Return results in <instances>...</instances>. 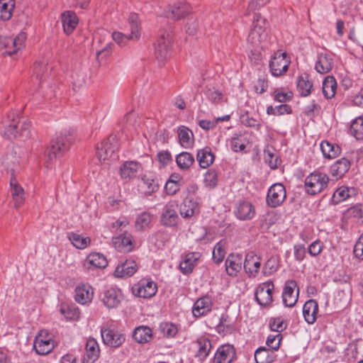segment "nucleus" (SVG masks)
<instances>
[{"label": "nucleus", "mask_w": 363, "mask_h": 363, "mask_svg": "<svg viewBox=\"0 0 363 363\" xmlns=\"http://www.w3.org/2000/svg\"><path fill=\"white\" fill-rule=\"evenodd\" d=\"M270 40L269 23L260 13H255L247 40L254 48H264Z\"/></svg>", "instance_id": "obj_1"}, {"label": "nucleus", "mask_w": 363, "mask_h": 363, "mask_svg": "<svg viewBox=\"0 0 363 363\" xmlns=\"http://www.w3.org/2000/svg\"><path fill=\"white\" fill-rule=\"evenodd\" d=\"M4 123L3 135L9 140L15 138L25 140L30 137V123L26 118L12 113L8 116Z\"/></svg>", "instance_id": "obj_2"}, {"label": "nucleus", "mask_w": 363, "mask_h": 363, "mask_svg": "<svg viewBox=\"0 0 363 363\" xmlns=\"http://www.w3.org/2000/svg\"><path fill=\"white\" fill-rule=\"evenodd\" d=\"M3 165L8 171L11 172L10 186L11 193L16 208L20 207L25 199V193L23 189L18 184L14 177L15 172L20 168V161L18 157L11 155H6L3 162Z\"/></svg>", "instance_id": "obj_3"}, {"label": "nucleus", "mask_w": 363, "mask_h": 363, "mask_svg": "<svg viewBox=\"0 0 363 363\" xmlns=\"http://www.w3.org/2000/svg\"><path fill=\"white\" fill-rule=\"evenodd\" d=\"M330 179L325 173L314 171L304 180V189L307 194L317 195L323 191L328 186Z\"/></svg>", "instance_id": "obj_4"}, {"label": "nucleus", "mask_w": 363, "mask_h": 363, "mask_svg": "<svg viewBox=\"0 0 363 363\" xmlns=\"http://www.w3.org/2000/svg\"><path fill=\"white\" fill-rule=\"evenodd\" d=\"M131 33L126 35L123 33L115 31L112 33L113 41L119 46H125L128 40H138L140 38V27L138 14L130 13L128 18Z\"/></svg>", "instance_id": "obj_5"}, {"label": "nucleus", "mask_w": 363, "mask_h": 363, "mask_svg": "<svg viewBox=\"0 0 363 363\" xmlns=\"http://www.w3.org/2000/svg\"><path fill=\"white\" fill-rule=\"evenodd\" d=\"M291 64L290 57L286 52L277 50L269 60V71L272 76L279 77L286 73Z\"/></svg>", "instance_id": "obj_6"}, {"label": "nucleus", "mask_w": 363, "mask_h": 363, "mask_svg": "<svg viewBox=\"0 0 363 363\" xmlns=\"http://www.w3.org/2000/svg\"><path fill=\"white\" fill-rule=\"evenodd\" d=\"M117 150L118 146L116 139L113 136H111L97 145L96 156L100 161L113 160L118 157Z\"/></svg>", "instance_id": "obj_7"}, {"label": "nucleus", "mask_w": 363, "mask_h": 363, "mask_svg": "<svg viewBox=\"0 0 363 363\" xmlns=\"http://www.w3.org/2000/svg\"><path fill=\"white\" fill-rule=\"evenodd\" d=\"M55 345L52 335L45 330H42L38 333L33 342V347L36 353L40 355L50 353L54 349Z\"/></svg>", "instance_id": "obj_8"}, {"label": "nucleus", "mask_w": 363, "mask_h": 363, "mask_svg": "<svg viewBox=\"0 0 363 363\" xmlns=\"http://www.w3.org/2000/svg\"><path fill=\"white\" fill-rule=\"evenodd\" d=\"M178 203L176 201H170L167 203L163 207L160 217V223L166 227H175L179 220V217L177 213Z\"/></svg>", "instance_id": "obj_9"}, {"label": "nucleus", "mask_w": 363, "mask_h": 363, "mask_svg": "<svg viewBox=\"0 0 363 363\" xmlns=\"http://www.w3.org/2000/svg\"><path fill=\"white\" fill-rule=\"evenodd\" d=\"M133 294L139 298H150L157 291V284L150 279H142L131 289Z\"/></svg>", "instance_id": "obj_10"}, {"label": "nucleus", "mask_w": 363, "mask_h": 363, "mask_svg": "<svg viewBox=\"0 0 363 363\" xmlns=\"http://www.w3.org/2000/svg\"><path fill=\"white\" fill-rule=\"evenodd\" d=\"M172 37L169 33H162L157 40L155 45V57L160 66L170 56V45Z\"/></svg>", "instance_id": "obj_11"}, {"label": "nucleus", "mask_w": 363, "mask_h": 363, "mask_svg": "<svg viewBox=\"0 0 363 363\" xmlns=\"http://www.w3.org/2000/svg\"><path fill=\"white\" fill-rule=\"evenodd\" d=\"M100 333L104 344L111 347H119L125 340V335L114 328L104 327Z\"/></svg>", "instance_id": "obj_12"}, {"label": "nucleus", "mask_w": 363, "mask_h": 363, "mask_svg": "<svg viewBox=\"0 0 363 363\" xmlns=\"http://www.w3.org/2000/svg\"><path fill=\"white\" fill-rule=\"evenodd\" d=\"M286 197V191L284 186L281 183L272 184L268 189L266 203L271 208L281 206Z\"/></svg>", "instance_id": "obj_13"}, {"label": "nucleus", "mask_w": 363, "mask_h": 363, "mask_svg": "<svg viewBox=\"0 0 363 363\" xmlns=\"http://www.w3.org/2000/svg\"><path fill=\"white\" fill-rule=\"evenodd\" d=\"M70 140L67 137L66 134L60 133L51 142L50 147H49L47 153L48 160L52 161L61 156L69 147Z\"/></svg>", "instance_id": "obj_14"}, {"label": "nucleus", "mask_w": 363, "mask_h": 363, "mask_svg": "<svg viewBox=\"0 0 363 363\" xmlns=\"http://www.w3.org/2000/svg\"><path fill=\"white\" fill-rule=\"evenodd\" d=\"M299 296V287L294 279L285 281L282 291V301L287 307H293L297 302Z\"/></svg>", "instance_id": "obj_15"}, {"label": "nucleus", "mask_w": 363, "mask_h": 363, "mask_svg": "<svg viewBox=\"0 0 363 363\" xmlns=\"http://www.w3.org/2000/svg\"><path fill=\"white\" fill-rule=\"evenodd\" d=\"M274 285L272 281L259 284L255 289V299L259 305L265 306L269 305L272 301V291Z\"/></svg>", "instance_id": "obj_16"}, {"label": "nucleus", "mask_w": 363, "mask_h": 363, "mask_svg": "<svg viewBox=\"0 0 363 363\" xmlns=\"http://www.w3.org/2000/svg\"><path fill=\"white\" fill-rule=\"evenodd\" d=\"M26 38L24 33H19L15 38L0 36V49L6 48L4 53L12 55L23 47Z\"/></svg>", "instance_id": "obj_17"}, {"label": "nucleus", "mask_w": 363, "mask_h": 363, "mask_svg": "<svg viewBox=\"0 0 363 363\" xmlns=\"http://www.w3.org/2000/svg\"><path fill=\"white\" fill-rule=\"evenodd\" d=\"M213 304V298L208 295L199 298L192 307L193 316L199 318L207 315L212 311Z\"/></svg>", "instance_id": "obj_18"}, {"label": "nucleus", "mask_w": 363, "mask_h": 363, "mask_svg": "<svg viewBox=\"0 0 363 363\" xmlns=\"http://www.w3.org/2000/svg\"><path fill=\"white\" fill-rule=\"evenodd\" d=\"M142 165L136 161H126L119 168V174L122 180L130 182L134 179L141 172Z\"/></svg>", "instance_id": "obj_19"}, {"label": "nucleus", "mask_w": 363, "mask_h": 363, "mask_svg": "<svg viewBox=\"0 0 363 363\" xmlns=\"http://www.w3.org/2000/svg\"><path fill=\"white\" fill-rule=\"evenodd\" d=\"M236 351L233 345H220L214 354L213 363H231L236 359Z\"/></svg>", "instance_id": "obj_20"}, {"label": "nucleus", "mask_w": 363, "mask_h": 363, "mask_svg": "<svg viewBox=\"0 0 363 363\" xmlns=\"http://www.w3.org/2000/svg\"><path fill=\"white\" fill-rule=\"evenodd\" d=\"M112 244L116 250L123 253L130 252L134 248L133 238L128 232L113 238Z\"/></svg>", "instance_id": "obj_21"}, {"label": "nucleus", "mask_w": 363, "mask_h": 363, "mask_svg": "<svg viewBox=\"0 0 363 363\" xmlns=\"http://www.w3.org/2000/svg\"><path fill=\"white\" fill-rule=\"evenodd\" d=\"M123 298L122 291L119 289L110 288L104 293L101 301L108 308H115L120 305Z\"/></svg>", "instance_id": "obj_22"}, {"label": "nucleus", "mask_w": 363, "mask_h": 363, "mask_svg": "<svg viewBox=\"0 0 363 363\" xmlns=\"http://www.w3.org/2000/svg\"><path fill=\"white\" fill-rule=\"evenodd\" d=\"M225 265L227 274L236 277L243 266L242 256L238 253H230L225 259Z\"/></svg>", "instance_id": "obj_23"}, {"label": "nucleus", "mask_w": 363, "mask_h": 363, "mask_svg": "<svg viewBox=\"0 0 363 363\" xmlns=\"http://www.w3.org/2000/svg\"><path fill=\"white\" fill-rule=\"evenodd\" d=\"M191 11V6L185 1H179L169 6L166 13L167 17L175 20L181 19L188 15Z\"/></svg>", "instance_id": "obj_24"}, {"label": "nucleus", "mask_w": 363, "mask_h": 363, "mask_svg": "<svg viewBox=\"0 0 363 363\" xmlns=\"http://www.w3.org/2000/svg\"><path fill=\"white\" fill-rule=\"evenodd\" d=\"M74 300L82 305L90 303L94 297V289L88 284H79L74 291Z\"/></svg>", "instance_id": "obj_25"}, {"label": "nucleus", "mask_w": 363, "mask_h": 363, "mask_svg": "<svg viewBox=\"0 0 363 363\" xmlns=\"http://www.w3.org/2000/svg\"><path fill=\"white\" fill-rule=\"evenodd\" d=\"M99 354L100 350L96 340L89 337L86 340L82 363H94L99 358Z\"/></svg>", "instance_id": "obj_26"}, {"label": "nucleus", "mask_w": 363, "mask_h": 363, "mask_svg": "<svg viewBox=\"0 0 363 363\" xmlns=\"http://www.w3.org/2000/svg\"><path fill=\"white\" fill-rule=\"evenodd\" d=\"M319 307L317 301L309 299L303 306L302 313L305 321L309 324H313L318 318Z\"/></svg>", "instance_id": "obj_27"}, {"label": "nucleus", "mask_w": 363, "mask_h": 363, "mask_svg": "<svg viewBox=\"0 0 363 363\" xmlns=\"http://www.w3.org/2000/svg\"><path fill=\"white\" fill-rule=\"evenodd\" d=\"M243 267L250 277H255L261 267V258L254 252H248L243 262Z\"/></svg>", "instance_id": "obj_28"}, {"label": "nucleus", "mask_w": 363, "mask_h": 363, "mask_svg": "<svg viewBox=\"0 0 363 363\" xmlns=\"http://www.w3.org/2000/svg\"><path fill=\"white\" fill-rule=\"evenodd\" d=\"M107 264L106 257L100 252L90 253L84 261V267L89 270L105 268Z\"/></svg>", "instance_id": "obj_29"}, {"label": "nucleus", "mask_w": 363, "mask_h": 363, "mask_svg": "<svg viewBox=\"0 0 363 363\" xmlns=\"http://www.w3.org/2000/svg\"><path fill=\"white\" fill-rule=\"evenodd\" d=\"M206 99L213 104H220L226 101L223 91L213 84H208L204 90Z\"/></svg>", "instance_id": "obj_30"}, {"label": "nucleus", "mask_w": 363, "mask_h": 363, "mask_svg": "<svg viewBox=\"0 0 363 363\" xmlns=\"http://www.w3.org/2000/svg\"><path fill=\"white\" fill-rule=\"evenodd\" d=\"M333 65L332 54L324 51L318 53V59L315 62V68L320 74L329 72Z\"/></svg>", "instance_id": "obj_31"}, {"label": "nucleus", "mask_w": 363, "mask_h": 363, "mask_svg": "<svg viewBox=\"0 0 363 363\" xmlns=\"http://www.w3.org/2000/svg\"><path fill=\"white\" fill-rule=\"evenodd\" d=\"M201 256V253L199 252H192L186 254L179 264L181 272L184 274H190L197 264Z\"/></svg>", "instance_id": "obj_32"}, {"label": "nucleus", "mask_w": 363, "mask_h": 363, "mask_svg": "<svg viewBox=\"0 0 363 363\" xmlns=\"http://www.w3.org/2000/svg\"><path fill=\"white\" fill-rule=\"evenodd\" d=\"M235 216L242 220H250L255 215L254 206L248 201H241L235 207Z\"/></svg>", "instance_id": "obj_33"}, {"label": "nucleus", "mask_w": 363, "mask_h": 363, "mask_svg": "<svg viewBox=\"0 0 363 363\" xmlns=\"http://www.w3.org/2000/svg\"><path fill=\"white\" fill-rule=\"evenodd\" d=\"M356 194L357 190L355 188L342 185L334 191L331 200L334 204H338L354 196Z\"/></svg>", "instance_id": "obj_34"}, {"label": "nucleus", "mask_w": 363, "mask_h": 363, "mask_svg": "<svg viewBox=\"0 0 363 363\" xmlns=\"http://www.w3.org/2000/svg\"><path fill=\"white\" fill-rule=\"evenodd\" d=\"M61 20L65 33L71 34L76 28L79 23L78 17L72 11H65L61 14Z\"/></svg>", "instance_id": "obj_35"}, {"label": "nucleus", "mask_w": 363, "mask_h": 363, "mask_svg": "<svg viewBox=\"0 0 363 363\" xmlns=\"http://www.w3.org/2000/svg\"><path fill=\"white\" fill-rule=\"evenodd\" d=\"M231 150L233 152H242L249 144V140L245 135L241 132H235L228 140Z\"/></svg>", "instance_id": "obj_36"}, {"label": "nucleus", "mask_w": 363, "mask_h": 363, "mask_svg": "<svg viewBox=\"0 0 363 363\" xmlns=\"http://www.w3.org/2000/svg\"><path fill=\"white\" fill-rule=\"evenodd\" d=\"M137 269L138 267L135 261L126 260L118 264L114 274L117 277H129L133 276Z\"/></svg>", "instance_id": "obj_37"}, {"label": "nucleus", "mask_w": 363, "mask_h": 363, "mask_svg": "<svg viewBox=\"0 0 363 363\" xmlns=\"http://www.w3.org/2000/svg\"><path fill=\"white\" fill-rule=\"evenodd\" d=\"M350 161L343 157L337 160L330 168V173L336 179L342 178L350 169Z\"/></svg>", "instance_id": "obj_38"}, {"label": "nucleus", "mask_w": 363, "mask_h": 363, "mask_svg": "<svg viewBox=\"0 0 363 363\" xmlns=\"http://www.w3.org/2000/svg\"><path fill=\"white\" fill-rule=\"evenodd\" d=\"M50 69L48 67L47 64L43 62H37L34 65L33 72L35 75V78L39 81V88L41 89L44 96L47 98L51 97V94L50 92L44 91V89L47 86V83L43 80L42 77L43 74L47 72Z\"/></svg>", "instance_id": "obj_39"}, {"label": "nucleus", "mask_w": 363, "mask_h": 363, "mask_svg": "<svg viewBox=\"0 0 363 363\" xmlns=\"http://www.w3.org/2000/svg\"><path fill=\"white\" fill-rule=\"evenodd\" d=\"M196 160L201 168L206 169L211 166L215 160V155L209 147H205L197 151Z\"/></svg>", "instance_id": "obj_40"}, {"label": "nucleus", "mask_w": 363, "mask_h": 363, "mask_svg": "<svg viewBox=\"0 0 363 363\" xmlns=\"http://www.w3.org/2000/svg\"><path fill=\"white\" fill-rule=\"evenodd\" d=\"M297 91L301 96L306 97L311 94L313 90V82L307 74H302L296 79Z\"/></svg>", "instance_id": "obj_41"}, {"label": "nucleus", "mask_w": 363, "mask_h": 363, "mask_svg": "<svg viewBox=\"0 0 363 363\" xmlns=\"http://www.w3.org/2000/svg\"><path fill=\"white\" fill-rule=\"evenodd\" d=\"M178 168L182 171H187L194 163V157L188 152H182L175 157Z\"/></svg>", "instance_id": "obj_42"}, {"label": "nucleus", "mask_w": 363, "mask_h": 363, "mask_svg": "<svg viewBox=\"0 0 363 363\" xmlns=\"http://www.w3.org/2000/svg\"><path fill=\"white\" fill-rule=\"evenodd\" d=\"M133 337L139 343H146L152 339V331L147 326L140 325L134 330Z\"/></svg>", "instance_id": "obj_43"}, {"label": "nucleus", "mask_w": 363, "mask_h": 363, "mask_svg": "<svg viewBox=\"0 0 363 363\" xmlns=\"http://www.w3.org/2000/svg\"><path fill=\"white\" fill-rule=\"evenodd\" d=\"M199 204L193 199H185L179 206V213L184 218H191L198 211Z\"/></svg>", "instance_id": "obj_44"}, {"label": "nucleus", "mask_w": 363, "mask_h": 363, "mask_svg": "<svg viewBox=\"0 0 363 363\" xmlns=\"http://www.w3.org/2000/svg\"><path fill=\"white\" fill-rule=\"evenodd\" d=\"M178 138L180 145L184 148H191L194 145L193 133L186 127L181 126L179 128Z\"/></svg>", "instance_id": "obj_45"}, {"label": "nucleus", "mask_w": 363, "mask_h": 363, "mask_svg": "<svg viewBox=\"0 0 363 363\" xmlns=\"http://www.w3.org/2000/svg\"><path fill=\"white\" fill-rule=\"evenodd\" d=\"M275 357L274 352L264 347H259L255 352L256 363H271L275 359Z\"/></svg>", "instance_id": "obj_46"}, {"label": "nucleus", "mask_w": 363, "mask_h": 363, "mask_svg": "<svg viewBox=\"0 0 363 363\" xmlns=\"http://www.w3.org/2000/svg\"><path fill=\"white\" fill-rule=\"evenodd\" d=\"M60 313L69 320H78L80 317V311L75 305L62 303L60 305Z\"/></svg>", "instance_id": "obj_47"}, {"label": "nucleus", "mask_w": 363, "mask_h": 363, "mask_svg": "<svg viewBox=\"0 0 363 363\" xmlns=\"http://www.w3.org/2000/svg\"><path fill=\"white\" fill-rule=\"evenodd\" d=\"M68 238L76 248L80 250L86 248L91 242V240L89 237L74 233H69L68 234Z\"/></svg>", "instance_id": "obj_48"}, {"label": "nucleus", "mask_w": 363, "mask_h": 363, "mask_svg": "<svg viewBox=\"0 0 363 363\" xmlns=\"http://www.w3.org/2000/svg\"><path fill=\"white\" fill-rule=\"evenodd\" d=\"M320 150L323 156L328 159L335 158L340 153V147L328 141H323L320 143Z\"/></svg>", "instance_id": "obj_49"}, {"label": "nucleus", "mask_w": 363, "mask_h": 363, "mask_svg": "<svg viewBox=\"0 0 363 363\" xmlns=\"http://www.w3.org/2000/svg\"><path fill=\"white\" fill-rule=\"evenodd\" d=\"M196 345L198 357L202 359H206L212 347L211 340L206 337H200L196 341Z\"/></svg>", "instance_id": "obj_50"}, {"label": "nucleus", "mask_w": 363, "mask_h": 363, "mask_svg": "<svg viewBox=\"0 0 363 363\" xmlns=\"http://www.w3.org/2000/svg\"><path fill=\"white\" fill-rule=\"evenodd\" d=\"M14 6V0H0V20H9L12 16Z\"/></svg>", "instance_id": "obj_51"}, {"label": "nucleus", "mask_w": 363, "mask_h": 363, "mask_svg": "<svg viewBox=\"0 0 363 363\" xmlns=\"http://www.w3.org/2000/svg\"><path fill=\"white\" fill-rule=\"evenodd\" d=\"M337 82L333 77H325L323 82V94L327 99H332L336 92Z\"/></svg>", "instance_id": "obj_52"}, {"label": "nucleus", "mask_w": 363, "mask_h": 363, "mask_svg": "<svg viewBox=\"0 0 363 363\" xmlns=\"http://www.w3.org/2000/svg\"><path fill=\"white\" fill-rule=\"evenodd\" d=\"M169 239V234L167 231L159 230L150 237L149 242L151 245L159 249L163 247Z\"/></svg>", "instance_id": "obj_53"}, {"label": "nucleus", "mask_w": 363, "mask_h": 363, "mask_svg": "<svg viewBox=\"0 0 363 363\" xmlns=\"http://www.w3.org/2000/svg\"><path fill=\"white\" fill-rule=\"evenodd\" d=\"M152 214L149 212H142L139 213L135 222V226L137 230H143L149 228L152 221Z\"/></svg>", "instance_id": "obj_54"}, {"label": "nucleus", "mask_w": 363, "mask_h": 363, "mask_svg": "<svg viewBox=\"0 0 363 363\" xmlns=\"http://www.w3.org/2000/svg\"><path fill=\"white\" fill-rule=\"evenodd\" d=\"M225 242L224 240H220L214 246L213 252H212V258L215 263L220 264L221 263L225 255Z\"/></svg>", "instance_id": "obj_55"}, {"label": "nucleus", "mask_w": 363, "mask_h": 363, "mask_svg": "<svg viewBox=\"0 0 363 363\" xmlns=\"http://www.w3.org/2000/svg\"><path fill=\"white\" fill-rule=\"evenodd\" d=\"M350 133L357 139H363V117L355 118L350 125Z\"/></svg>", "instance_id": "obj_56"}, {"label": "nucleus", "mask_w": 363, "mask_h": 363, "mask_svg": "<svg viewBox=\"0 0 363 363\" xmlns=\"http://www.w3.org/2000/svg\"><path fill=\"white\" fill-rule=\"evenodd\" d=\"M159 329L163 336L172 338L176 336L178 333L177 325L168 322L160 323Z\"/></svg>", "instance_id": "obj_57"}, {"label": "nucleus", "mask_w": 363, "mask_h": 363, "mask_svg": "<svg viewBox=\"0 0 363 363\" xmlns=\"http://www.w3.org/2000/svg\"><path fill=\"white\" fill-rule=\"evenodd\" d=\"M291 113V108L287 104H281L276 106H269L267 108V113L273 116H281Z\"/></svg>", "instance_id": "obj_58"}, {"label": "nucleus", "mask_w": 363, "mask_h": 363, "mask_svg": "<svg viewBox=\"0 0 363 363\" xmlns=\"http://www.w3.org/2000/svg\"><path fill=\"white\" fill-rule=\"evenodd\" d=\"M203 183L208 189H213L218 184V174L216 170L208 169L203 176Z\"/></svg>", "instance_id": "obj_59"}, {"label": "nucleus", "mask_w": 363, "mask_h": 363, "mask_svg": "<svg viewBox=\"0 0 363 363\" xmlns=\"http://www.w3.org/2000/svg\"><path fill=\"white\" fill-rule=\"evenodd\" d=\"M347 216L354 218L357 222L363 223V204H357L347 211Z\"/></svg>", "instance_id": "obj_60"}, {"label": "nucleus", "mask_w": 363, "mask_h": 363, "mask_svg": "<svg viewBox=\"0 0 363 363\" xmlns=\"http://www.w3.org/2000/svg\"><path fill=\"white\" fill-rule=\"evenodd\" d=\"M286 326V322L281 317L272 318L269 320L270 329L277 333H280L284 330Z\"/></svg>", "instance_id": "obj_61"}, {"label": "nucleus", "mask_w": 363, "mask_h": 363, "mask_svg": "<svg viewBox=\"0 0 363 363\" xmlns=\"http://www.w3.org/2000/svg\"><path fill=\"white\" fill-rule=\"evenodd\" d=\"M281 339V333L269 335L267 338L266 344L270 348V350L274 352V351L278 350L279 348Z\"/></svg>", "instance_id": "obj_62"}, {"label": "nucleus", "mask_w": 363, "mask_h": 363, "mask_svg": "<svg viewBox=\"0 0 363 363\" xmlns=\"http://www.w3.org/2000/svg\"><path fill=\"white\" fill-rule=\"evenodd\" d=\"M72 83L73 89L76 90L77 88L82 86L86 82V74L82 72H75L72 74Z\"/></svg>", "instance_id": "obj_63"}, {"label": "nucleus", "mask_w": 363, "mask_h": 363, "mask_svg": "<svg viewBox=\"0 0 363 363\" xmlns=\"http://www.w3.org/2000/svg\"><path fill=\"white\" fill-rule=\"evenodd\" d=\"M278 269V263L277 259L269 258L262 267V272L265 275H271Z\"/></svg>", "instance_id": "obj_64"}]
</instances>
